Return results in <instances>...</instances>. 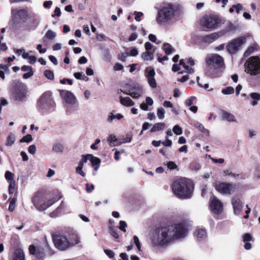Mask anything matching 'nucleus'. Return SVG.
Listing matches in <instances>:
<instances>
[{
	"label": "nucleus",
	"mask_w": 260,
	"mask_h": 260,
	"mask_svg": "<svg viewBox=\"0 0 260 260\" xmlns=\"http://www.w3.org/2000/svg\"><path fill=\"white\" fill-rule=\"evenodd\" d=\"M168 168L170 170H173L177 168V165L173 161H169L167 164Z\"/></svg>",
	"instance_id": "60"
},
{
	"label": "nucleus",
	"mask_w": 260,
	"mask_h": 260,
	"mask_svg": "<svg viewBox=\"0 0 260 260\" xmlns=\"http://www.w3.org/2000/svg\"><path fill=\"white\" fill-rule=\"evenodd\" d=\"M202 27L208 29H214L218 23V17L212 15H206L202 17L200 21Z\"/></svg>",
	"instance_id": "8"
},
{
	"label": "nucleus",
	"mask_w": 260,
	"mask_h": 260,
	"mask_svg": "<svg viewBox=\"0 0 260 260\" xmlns=\"http://www.w3.org/2000/svg\"><path fill=\"white\" fill-rule=\"evenodd\" d=\"M127 226V224L126 222L124 221H120L119 222V229L122 231L125 232H126V228Z\"/></svg>",
	"instance_id": "54"
},
{
	"label": "nucleus",
	"mask_w": 260,
	"mask_h": 260,
	"mask_svg": "<svg viewBox=\"0 0 260 260\" xmlns=\"http://www.w3.org/2000/svg\"><path fill=\"white\" fill-rule=\"evenodd\" d=\"M91 157H90V161L91 162L92 166L94 170L97 171L100 168L101 160L98 157L94 156L92 154H91Z\"/></svg>",
	"instance_id": "26"
},
{
	"label": "nucleus",
	"mask_w": 260,
	"mask_h": 260,
	"mask_svg": "<svg viewBox=\"0 0 260 260\" xmlns=\"http://www.w3.org/2000/svg\"><path fill=\"white\" fill-rule=\"evenodd\" d=\"M90 157H92L91 154L83 155L82 156V159L80 161L84 164L87 160H90Z\"/></svg>",
	"instance_id": "55"
},
{
	"label": "nucleus",
	"mask_w": 260,
	"mask_h": 260,
	"mask_svg": "<svg viewBox=\"0 0 260 260\" xmlns=\"http://www.w3.org/2000/svg\"><path fill=\"white\" fill-rule=\"evenodd\" d=\"M29 252L30 254L35 255L38 259H42L45 256V254L43 249L40 250L39 248L36 249L33 245L29 246Z\"/></svg>",
	"instance_id": "20"
},
{
	"label": "nucleus",
	"mask_w": 260,
	"mask_h": 260,
	"mask_svg": "<svg viewBox=\"0 0 260 260\" xmlns=\"http://www.w3.org/2000/svg\"><path fill=\"white\" fill-rule=\"evenodd\" d=\"M187 222L186 220L178 221L168 227L158 228L155 230L152 237L154 246H167L173 238L185 237L188 232Z\"/></svg>",
	"instance_id": "1"
},
{
	"label": "nucleus",
	"mask_w": 260,
	"mask_h": 260,
	"mask_svg": "<svg viewBox=\"0 0 260 260\" xmlns=\"http://www.w3.org/2000/svg\"><path fill=\"white\" fill-rule=\"evenodd\" d=\"M194 126H196L197 128L199 129V130L201 132L204 128V125L198 122V121H196L194 123Z\"/></svg>",
	"instance_id": "63"
},
{
	"label": "nucleus",
	"mask_w": 260,
	"mask_h": 260,
	"mask_svg": "<svg viewBox=\"0 0 260 260\" xmlns=\"http://www.w3.org/2000/svg\"><path fill=\"white\" fill-rule=\"evenodd\" d=\"M196 99L195 96H191L185 101V104L186 106H190L193 103V101Z\"/></svg>",
	"instance_id": "48"
},
{
	"label": "nucleus",
	"mask_w": 260,
	"mask_h": 260,
	"mask_svg": "<svg viewBox=\"0 0 260 260\" xmlns=\"http://www.w3.org/2000/svg\"><path fill=\"white\" fill-rule=\"evenodd\" d=\"M107 141L109 145L112 147L119 146L122 144V142H121V139H117L114 135H110Z\"/></svg>",
	"instance_id": "22"
},
{
	"label": "nucleus",
	"mask_w": 260,
	"mask_h": 260,
	"mask_svg": "<svg viewBox=\"0 0 260 260\" xmlns=\"http://www.w3.org/2000/svg\"><path fill=\"white\" fill-rule=\"evenodd\" d=\"M59 198H54L47 201L46 202H44L43 204H40L39 201V196L38 194H36L34 196L32 199V202L35 206V207L40 211H43L49 208L50 206L52 205L55 202L57 201Z\"/></svg>",
	"instance_id": "10"
},
{
	"label": "nucleus",
	"mask_w": 260,
	"mask_h": 260,
	"mask_svg": "<svg viewBox=\"0 0 260 260\" xmlns=\"http://www.w3.org/2000/svg\"><path fill=\"white\" fill-rule=\"evenodd\" d=\"M52 5V2L51 1H45L43 3V7L45 8L49 9L51 7Z\"/></svg>",
	"instance_id": "64"
},
{
	"label": "nucleus",
	"mask_w": 260,
	"mask_h": 260,
	"mask_svg": "<svg viewBox=\"0 0 260 260\" xmlns=\"http://www.w3.org/2000/svg\"><path fill=\"white\" fill-rule=\"evenodd\" d=\"M52 240L55 247L60 250H65L80 243L79 238L76 234L73 235L70 241L66 237L61 235H53Z\"/></svg>",
	"instance_id": "3"
},
{
	"label": "nucleus",
	"mask_w": 260,
	"mask_h": 260,
	"mask_svg": "<svg viewBox=\"0 0 260 260\" xmlns=\"http://www.w3.org/2000/svg\"><path fill=\"white\" fill-rule=\"evenodd\" d=\"M155 75L154 70L151 67H148L145 70V75L147 78L148 83L152 88L156 87V82L154 78Z\"/></svg>",
	"instance_id": "15"
},
{
	"label": "nucleus",
	"mask_w": 260,
	"mask_h": 260,
	"mask_svg": "<svg viewBox=\"0 0 260 260\" xmlns=\"http://www.w3.org/2000/svg\"><path fill=\"white\" fill-rule=\"evenodd\" d=\"M66 207V206L64 202H61L60 205L58 206V207L56 209V211H58L59 213H61L62 212L64 211V209Z\"/></svg>",
	"instance_id": "53"
},
{
	"label": "nucleus",
	"mask_w": 260,
	"mask_h": 260,
	"mask_svg": "<svg viewBox=\"0 0 260 260\" xmlns=\"http://www.w3.org/2000/svg\"><path fill=\"white\" fill-rule=\"evenodd\" d=\"M132 139V136L131 135H127L125 138L121 139V142L123 143H129L131 142Z\"/></svg>",
	"instance_id": "52"
},
{
	"label": "nucleus",
	"mask_w": 260,
	"mask_h": 260,
	"mask_svg": "<svg viewBox=\"0 0 260 260\" xmlns=\"http://www.w3.org/2000/svg\"><path fill=\"white\" fill-rule=\"evenodd\" d=\"M133 239L134 242L136 244L138 249L139 251H141V244L138 237L137 236H135L133 238Z\"/></svg>",
	"instance_id": "49"
},
{
	"label": "nucleus",
	"mask_w": 260,
	"mask_h": 260,
	"mask_svg": "<svg viewBox=\"0 0 260 260\" xmlns=\"http://www.w3.org/2000/svg\"><path fill=\"white\" fill-rule=\"evenodd\" d=\"M105 252L110 258H113L114 257L115 253L111 250H109V249L105 250Z\"/></svg>",
	"instance_id": "61"
},
{
	"label": "nucleus",
	"mask_w": 260,
	"mask_h": 260,
	"mask_svg": "<svg viewBox=\"0 0 260 260\" xmlns=\"http://www.w3.org/2000/svg\"><path fill=\"white\" fill-rule=\"evenodd\" d=\"M244 37H239L234 39L227 46V50L231 53H235L245 43Z\"/></svg>",
	"instance_id": "11"
},
{
	"label": "nucleus",
	"mask_w": 260,
	"mask_h": 260,
	"mask_svg": "<svg viewBox=\"0 0 260 260\" xmlns=\"http://www.w3.org/2000/svg\"><path fill=\"white\" fill-rule=\"evenodd\" d=\"M194 237L198 241H203L207 238V233L205 229H200L194 233Z\"/></svg>",
	"instance_id": "21"
},
{
	"label": "nucleus",
	"mask_w": 260,
	"mask_h": 260,
	"mask_svg": "<svg viewBox=\"0 0 260 260\" xmlns=\"http://www.w3.org/2000/svg\"><path fill=\"white\" fill-rule=\"evenodd\" d=\"M197 82L200 86L203 87L205 89H208L209 87V85L208 83L203 84L201 82L199 81V77H197Z\"/></svg>",
	"instance_id": "59"
},
{
	"label": "nucleus",
	"mask_w": 260,
	"mask_h": 260,
	"mask_svg": "<svg viewBox=\"0 0 260 260\" xmlns=\"http://www.w3.org/2000/svg\"><path fill=\"white\" fill-rule=\"evenodd\" d=\"M243 7L241 4H238L237 5H233L229 10L230 13H233L236 11L237 13H239L240 11L242 9Z\"/></svg>",
	"instance_id": "36"
},
{
	"label": "nucleus",
	"mask_w": 260,
	"mask_h": 260,
	"mask_svg": "<svg viewBox=\"0 0 260 260\" xmlns=\"http://www.w3.org/2000/svg\"><path fill=\"white\" fill-rule=\"evenodd\" d=\"M32 140V136L31 135H27L26 136L23 137L20 140V142L21 143L23 142H30Z\"/></svg>",
	"instance_id": "43"
},
{
	"label": "nucleus",
	"mask_w": 260,
	"mask_h": 260,
	"mask_svg": "<svg viewBox=\"0 0 260 260\" xmlns=\"http://www.w3.org/2000/svg\"><path fill=\"white\" fill-rule=\"evenodd\" d=\"M172 141L169 139V137H166V141L162 142V144L165 146L170 147L172 145Z\"/></svg>",
	"instance_id": "58"
},
{
	"label": "nucleus",
	"mask_w": 260,
	"mask_h": 260,
	"mask_svg": "<svg viewBox=\"0 0 260 260\" xmlns=\"http://www.w3.org/2000/svg\"><path fill=\"white\" fill-rule=\"evenodd\" d=\"M172 131L174 132V133L177 135H180L182 133V128L180 127L179 125H175V126H174Z\"/></svg>",
	"instance_id": "41"
},
{
	"label": "nucleus",
	"mask_w": 260,
	"mask_h": 260,
	"mask_svg": "<svg viewBox=\"0 0 260 260\" xmlns=\"http://www.w3.org/2000/svg\"><path fill=\"white\" fill-rule=\"evenodd\" d=\"M15 141V135L11 133L7 137L6 145L7 146H11L14 143Z\"/></svg>",
	"instance_id": "33"
},
{
	"label": "nucleus",
	"mask_w": 260,
	"mask_h": 260,
	"mask_svg": "<svg viewBox=\"0 0 260 260\" xmlns=\"http://www.w3.org/2000/svg\"><path fill=\"white\" fill-rule=\"evenodd\" d=\"M245 72L252 76L260 73V58L257 56H252L245 63Z\"/></svg>",
	"instance_id": "6"
},
{
	"label": "nucleus",
	"mask_w": 260,
	"mask_h": 260,
	"mask_svg": "<svg viewBox=\"0 0 260 260\" xmlns=\"http://www.w3.org/2000/svg\"><path fill=\"white\" fill-rule=\"evenodd\" d=\"M110 233L111 235L112 236L115 238H116V239L118 238L119 235L114 229H113L112 228H110Z\"/></svg>",
	"instance_id": "62"
},
{
	"label": "nucleus",
	"mask_w": 260,
	"mask_h": 260,
	"mask_svg": "<svg viewBox=\"0 0 260 260\" xmlns=\"http://www.w3.org/2000/svg\"><path fill=\"white\" fill-rule=\"evenodd\" d=\"M16 189L15 182H10L8 190L9 194H13Z\"/></svg>",
	"instance_id": "42"
},
{
	"label": "nucleus",
	"mask_w": 260,
	"mask_h": 260,
	"mask_svg": "<svg viewBox=\"0 0 260 260\" xmlns=\"http://www.w3.org/2000/svg\"><path fill=\"white\" fill-rule=\"evenodd\" d=\"M221 92L223 94H231L234 92V88L232 86H228L223 88L221 90Z\"/></svg>",
	"instance_id": "38"
},
{
	"label": "nucleus",
	"mask_w": 260,
	"mask_h": 260,
	"mask_svg": "<svg viewBox=\"0 0 260 260\" xmlns=\"http://www.w3.org/2000/svg\"><path fill=\"white\" fill-rule=\"evenodd\" d=\"M8 201L10 202L9 210L10 212H12L15 207V203L16 202V197L10 198Z\"/></svg>",
	"instance_id": "35"
},
{
	"label": "nucleus",
	"mask_w": 260,
	"mask_h": 260,
	"mask_svg": "<svg viewBox=\"0 0 260 260\" xmlns=\"http://www.w3.org/2000/svg\"><path fill=\"white\" fill-rule=\"evenodd\" d=\"M12 260H25V256L23 250L21 249L15 250L12 256Z\"/></svg>",
	"instance_id": "23"
},
{
	"label": "nucleus",
	"mask_w": 260,
	"mask_h": 260,
	"mask_svg": "<svg viewBox=\"0 0 260 260\" xmlns=\"http://www.w3.org/2000/svg\"><path fill=\"white\" fill-rule=\"evenodd\" d=\"M134 15H135V19L137 21H141V17L143 15V14L142 12H137L135 11L134 12Z\"/></svg>",
	"instance_id": "51"
},
{
	"label": "nucleus",
	"mask_w": 260,
	"mask_h": 260,
	"mask_svg": "<svg viewBox=\"0 0 260 260\" xmlns=\"http://www.w3.org/2000/svg\"><path fill=\"white\" fill-rule=\"evenodd\" d=\"M28 151L29 153L34 154L36 151V147L35 145H31L28 148Z\"/></svg>",
	"instance_id": "57"
},
{
	"label": "nucleus",
	"mask_w": 260,
	"mask_h": 260,
	"mask_svg": "<svg viewBox=\"0 0 260 260\" xmlns=\"http://www.w3.org/2000/svg\"><path fill=\"white\" fill-rule=\"evenodd\" d=\"M138 53H139V52H138V49L134 47V48H132L130 49L128 54V56L129 55L131 56H136L138 54Z\"/></svg>",
	"instance_id": "45"
},
{
	"label": "nucleus",
	"mask_w": 260,
	"mask_h": 260,
	"mask_svg": "<svg viewBox=\"0 0 260 260\" xmlns=\"http://www.w3.org/2000/svg\"><path fill=\"white\" fill-rule=\"evenodd\" d=\"M12 20L14 23H19L21 22H24L27 18V12L24 10H17L12 9L11 10Z\"/></svg>",
	"instance_id": "9"
},
{
	"label": "nucleus",
	"mask_w": 260,
	"mask_h": 260,
	"mask_svg": "<svg viewBox=\"0 0 260 260\" xmlns=\"http://www.w3.org/2000/svg\"><path fill=\"white\" fill-rule=\"evenodd\" d=\"M5 177L8 181L10 182H15L14 180V175L9 171H7L5 174Z\"/></svg>",
	"instance_id": "34"
},
{
	"label": "nucleus",
	"mask_w": 260,
	"mask_h": 260,
	"mask_svg": "<svg viewBox=\"0 0 260 260\" xmlns=\"http://www.w3.org/2000/svg\"><path fill=\"white\" fill-rule=\"evenodd\" d=\"M255 50V47L253 46L249 47L244 52V56L246 57L250 55Z\"/></svg>",
	"instance_id": "46"
},
{
	"label": "nucleus",
	"mask_w": 260,
	"mask_h": 260,
	"mask_svg": "<svg viewBox=\"0 0 260 260\" xmlns=\"http://www.w3.org/2000/svg\"><path fill=\"white\" fill-rule=\"evenodd\" d=\"M54 102L50 92H46L40 98L37 103L38 110L43 113L48 112L54 107Z\"/></svg>",
	"instance_id": "4"
},
{
	"label": "nucleus",
	"mask_w": 260,
	"mask_h": 260,
	"mask_svg": "<svg viewBox=\"0 0 260 260\" xmlns=\"http://www.w3.org/2000/svg\"><path fill=\"white\" fill-rule=\"evenodd\" d=\"M120 102L122 105L127 107L132 106L135 104L129 97L123 98L121 96L120 98Z\"/></svg>",
	"instance_id": "27"
},
{
	"label": "nucleus",
	"mask_w": 260,
	"mask_h": 260,
	"mask_svg": "<svg viewBox=\"0 0 260 260\" xmlns=\"http://www.w3.org/2000/svg\"><path fill=\"white\" fill-rule=\"evenodd\" d=\"M214 187L218 192L223 194H231L236 190L235 184L227 182H217L215 183Z\"/></svg>",
	"instance_id": "7"
},
{
	"label": "nucleus",
	"mask_w": 260,
	"mask_h": 260,
	"mask_svg": "<svg viewBox=\"0 0 260 260\" xmlns=\"http://www.w3.org/2000/svg\"><path fill=\"white\" fill-rule=\"evenodd\" d=\"M172 189L173 193L178 198L188 199L192 194L193 185L190 180L180 177L176 179L173 182Z\"/></svg>",
	"instance_id": "2"
},
{
	"label": "nucleus",
	"mask_w": 260,
	"mask_h": 260,
	"mask_svg": "<svg viewBox=\"0 0 260 260\" xmlns=\"http://www.w3.org/2000/svg\"><path fill=\"white\" fill-rule=\"evenodd\" d=\"M221 36V32L212 33L209 35L203 36L202 38V41L207 44H210L215 41L219 36Z\"/></svg>",
	"instance_id": "19"
},
{
	"label": "nucleus",
	"mask_w": 260,
	"mask_h": 260,
	"mask_svg": "<svg viewBox=\"0 0 260 260\" xmlns=\"http://www.w3.org/2000/svg\"><path fill=\"white\" fill-rule=\"evenodd\" d=\"M249 96L252 100L251 104L255 106L258 104V101L260 100V93L257 92H252L249 94Z\"/></svg>",
	"instance_id": "28"
},
{
	"label": "nucleus",
	"mask_w": 260,
	"mask_h": 260,
	"mask_svg": "<svg viewBox=\"0 0 260 260\" xmlns=\"http://www.w3.org/2000/svg\"><path fill=\"white\" fill-rule=\"evenodd\" d=\"M141 58L144 61H151L153 59V53L150 51H145L142 53Z\"/></svg>",
	"instance_id": "30"
},
{
	"label": "nucleus",
	"mask_w": 260,
	"mask_h": 260,
	"mask_svg": "<svg viewBox=\"0 0 260 260\" xmlns=\"http://www.w3.org/2000/svg\"><path fill=\"white\" fill-rule=\"evenodd\" d=\"M211 211L216 214H220L223 210V204L216 197H212L210 199Z\"/></svg>",
	"instance_id": "13"
},
{
	"label": "nucleus",
	"mask_w": 260,
	"mask_h": 260,
	"mask_svg": "<svg viewBox=\"0 0 260 260\" xmlns=\"http://www.w3.org/2000/svg\"><path fill=\"white\" fill-rule=\"evenodd\" d=\"M162 49L167 55L171 54L175 51V49L173 48V47H172V46L168 43H165L162 46Z\"/></svg>",
	"instance_id": "31"
},
{
	"label": "nucleus",
	"mask_w": 260,
	"mask_h": 260,
	"mask_svg": "<svg viewBox=\"0 0 260 260\" xmlns=\"http://www.w3.org/2000/svg\"><path fill=\"white\" fill-rule=\"evenodd\" d=\"M179 64V66H182L184 69V71H183L184 72L191 74L194 72L193 69L192 68L189 67L188 66L185 64L183 59L180 60Z\"/></svg>",
	"instance_id": "32"
},
{
	"label": "nucleus",
	"mask_w": 260,
	"mask_h": 260,
	"mask_svg": "<svg viewBox=\"0 0 260 260\" xmlns=\"http://www.w3.org/2000/svg\"><path fill=\"white\" fill-rule=\"evenodd\" d=\"M207 65L206 73L210 74V71H214L224 65L223 58L220 55L214 54L208 56L206 58Z\"/></svg>",
	"instance_id": "5"
},
{
	"label": "nucleus",
	"mask_w": 260,
	"mask_h": 260,
	"mask_svg": "<svg viewBox=\"0 0 260 260\" xmlns=\"http://www.w3.org/2000/svg\"><path fill=\"white\" fill-rule=\"evenodd\" d=\"M223 174L224 176H231L234 177L239 175L238 174H236L235 173H232L229 170H224L223 172Z\"/></svg>",
	"instance_id": "50"
},
{
	"label": "nucleus",
	"mask_w": 260,
	"mask_h": 260,
	"mask_svg": "<svg viewBox=\"0 0 260 260\" xmlns=\"http://www.w3.org/2000/svg\"><path fill=\"white\" fill-rule=\"evenodd\" d=\"M231 203L234 214L237 215H240L243 208V205L240 199L238 197H234L232 199Z\"/></svg>",
	"instance_id": "16"
},
{
	"label": "nucleus",
	"mask_w": 260,
	"mask_h": 260,
	"mask_svg": "<svg viewBox=\"0 0 260 260\" xmlns=\"http://www.w3.org/2000/svg\"><path fill=\"white\" fill-rule=\"evenodd\" d=\"M165 110L162 107H159L157 110V116L158 118L161 120L165 117Z\"/></svg>",
	"instance_id": "37"
},
{
	"label": "nucleus",
	"mask_w": 260,
	"mask_h": 260,
	"mask_svg": "<svg viewBox=\"0 0 260 260\" xmlns=\"http://www.w3.org/2000/svg\"><path fill=\"white\" fill-rule=\"evenodd\" d=\"M52 150L55 153H62L64 150V146L60 143L55 142L53 144Z\"/></svg>",
	"instance_id": "25"
},
{
	"label": "nucleus",
	"mask_w": 260,
	"mask_h": 260,
	"mask_svg": "<svg viewBox=\"0 0 260 260\" xmlns=\"http://www.w3.org/2000/svg\"><path fill=\"white\" fill-rule=\"evenodd\" d=\"M56 36V34L55 32L51 30H49L46 32L44 37L49 40H52L55 38Z\"/></svg>",
	"instance_id": "39"
},
{
	"label": "nucleus",
	"mask_w": 260,
	"mask_h": 260,
	"mask_svg": "<svg viewBox=\"0 0 260 260\" xmlns=\"http://www.w3.org/2000/svg\"><path fill=\"white\" fill-rule=\"evenodd\" d=\"M45 76L49 80H53L54 78V74L52 71L47 70L44 71Z\"/></svg>",
	"instance_id": "40"
},
{
	"label": "nucleus",
	"mask_w": 260,
	"mask_h": 260,
	"mask_svg": "<svg viewBox=\"0 0 260 260\" xmlns=\"http://www.w3.org/2000/svg\"><path fill=\"white\" fill-rule=\"evenodd\" d=\"M174 15V11L170 8H164L158 11L157 21L159 22H166L170 20Z\"/></svg>",
	"instance_id": "12"
},
{
	"label": "nucleus",
	"mask_w": 260,
	"mask_h": 260,
	"mask_svg": "<svg viewBox=\"0 0 260 260\" xmlns=\"http://www.w3.org/2000/svg\"><path fill=\"white\" fill-rule=\"evenodd\" d=\"M115 111L113 110L110 113H109V114L108 116L107 119V120L108 122H110V123L112 122L113 121V120L115 118Z\"/></svg>",
	"instance_id": "47"
},
{
	"label": "nucleus",
	"mask_w": 260,
	"mask_h": 260,
	"mask_svg": "<svg viewBox=\"0 0 260 260\" xmlns=\"http://www.w3.org/2000/svg\"><path fill=\"white\" fill-rule=\"evenodd\" d=\"M26 93V90L23 86H20L15 89L13 96L16 101H20L25 97Z\"/></svg>",
	"instance_id": "18"
},
{
	"label": "nucleus",
	"mask_w": 260,
	"mask_h": 260,
	"mask_svg": "<svg viewBox=\"0 0 260 260\" xmlns=\"http://www.w3.org/2000/svg\"><path fill=\"white\" fill-rule=\"evenodd\" d=\"M254 175L257 178H260V165L256 167L254 172Z\"/></svg>",
	"instance_id": "56"
},
{
	"label": "nucleus",
	"mask_w": 260,
	"mask_h": 260,
	"mask_svg": "<svg viewBox=\"0 0 260 260\" xmlns=\"http://www.w3.org/2000/svg\"><path fill=\"white\" fill-rule=\"evenodd\" d=\"M143 92L142 87L139 84H135L131 87L128 92L124 91L126 94L129 95L133 98L137 99L140 96Z\"/></svg>",
	"instance_id": "17"
},
{
	"label": "nucleus",
	"mask_w": 260,
	"mask_h": 260,
	"mask_svg": "<svg viewBox=\"0 0 260 260\" xmlns=\"http://www.w3.org/2000/svg\"><path fill=\"white\" fill-rule=\"evenodd\" d=\"M166 127V124L164 122H158L155 123L150 129L151 133H154L164 129Z\"/></svg>",
	"instance_id": "29"
},
{
	"label": "nucleus",
	"mask_w": 260,
	"mask_h": 260,
	"mask_svg": "<svg viewBox=\"0 0 260 260\" xmlns=\"http://www.w3.org/2000/svg\"><path fill=\"white\" fill-rule=\"evenodd\" d=\"M60 94L66 102L70 105H74L78 103V100L75 95L68 90H59Z\"/></svg>",
	"instance_id": "14"
},
{
	"label": "nucleus",
	"mask_w": 260,
	"mask_h": 260,
	"mask_svg": "<svg viewBox=\"0 0 260 260\" xmlns=\"http://www.w3.org/2000/svg\"><path fill=\"white\" fill-rule=\"evenodd\" d=\"M243 241L244 242H247L253 241V238L250 234L246 233L243 236Z\"/></svg>",
	"instance_id": "44"
},
{
	"label": "nucleus",
	"mask_w": 260,
	"mask_h": 260,
	"mask_svg": "<svg viewBox=\"0 0 260 260\" xmlns=\"http://www.w3.org/2000/svg\"><path fill=\"white\" fill-rule=\"evenodd\" d=\"M221 118L222 120L228 121V122H237V120L235 116L232 113L228 112L225 111H222Z\"/></svg>",
	"instance_id": "24"
}]
</instances>
